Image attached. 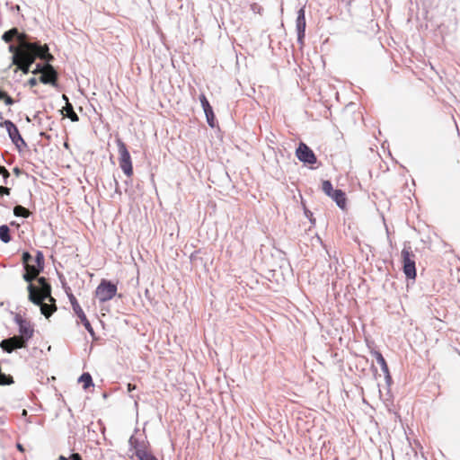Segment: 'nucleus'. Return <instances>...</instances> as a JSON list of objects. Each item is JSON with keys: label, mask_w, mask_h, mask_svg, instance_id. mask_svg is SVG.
<instances>
[{"label": "nucleus", "mask_w": 460, "mask_h": 460, "mask_svg": "<svg viewBox=\"0 0 460 460\" xmlns=\"http://www.w3.org/2000/svg\"><path fill=\"white\" fill-rule=\"evenodd\" d=\"M58 460H82V457L78 453H74L70 456L69 458L64 456H59Z\"/></svg>", "instance_id": "5701e85b"}, {"label": "nucleus", "mask_w": 460, "mask_h": 460, "mask_svg": "<svg viewBox=\"0 0 460 460\" xmlns=\"http://www.w3.org/2000/svg\"><path fill=\"white\" fill-rule=\"evenodd\" d=\"M117 286L109 280L102 279L96 288L95 296L101 303L112 299L117 294Z\"/></svg>", "instance_id": "423d86ee"}, {"label": "nucleus", "mask_w": 460, "mask_h": 460, "mask_svg": "<svg viewBox=\"0 0 460 460\" xmlns=\"http://www.w3.org/2000/svg\"><path fill=\"white\" fill-rule=\"evenodd\" d=\"M63 98L66 101V106L64 107V111H66V116L68 117L72 121L76 122L79 120L78 115L74 111L72 104L68 102V99L66 95H63Z\"/></svg>", "instance_id": "f3484780"}, {"label": "nucleus", "mask_w": 460, "mask_h": 460, "mask_svg": "<svg viewBox=\"0 0 460 460\" xmlns=\"http://www.w3.org/2000/svg\"><path fill=\"white\" fill-rule=\"evenodd\" d=\"M0 127L5 128L10 138L14 145L19 146V142L25 145V142L21 137L17 127L11 120H4V122H1Z\"/></svg>", "instance_id": "ddd939ff"}, {"label": "nucleus", "mask_w": 460, "mask_h": 460, "mask_svg": "<svg viewBox=\"0 0 460 460\" xmlns=\"http://www.w3.org/2000/svg\"><path fill=\"white\" fill-rule=\"evenodd\" d=\"M19 34V31L17 28H13L7 31H5L3 35H2V40L6 42V43H10L13 41V38H16V36H18Z\"/></svg>", "instance_id": "a211bd4d"}, {"label": "nucleus", "mask_w": 460, "mask_h": 460, "mask_svg": "<svg viewBox=\"0 0 460 460\" xmlns=\"http://www.w3.org/2000/svg\"><path fill=\"white\" fill-rule=\"evenodd\" d=\"M415 255L411 248H403L402 251V269L408 279L416 278Z\"/></svg>", "instance_id": "0eeeda50"}, {"label": "nucleus", "mask_w": 460, "mask_h": 460, "mask_svg": "<svg viewBox=\"0 0 460 460\" xmlns=\"http://www.w3.org/2000/svg\"><path fill=\"white\" fill-rule=\"evenodd\" d=\"M6 105H13L14 103L13 99L6 93V97L3 100Z\"/></svg>", "instance_id": "bb28decb"}, {"label": "nucleus", "mask_w": 460, "mask_h": 460, "mask_svg": "<svg viewBox=\"0 0 460 460\" xmlns=\"http://www.w3.org/2000/svg\"><path fill=\"white\" fill-rule=\"evenodd\" d=\"M305 8L302 7L297 12V17H296V31L298 35V40H302L305 37Z\"/></svg>", "instance_id": "2eb2a0df"}, {"label": "nucleus", "mask_w": 460, "mask_h": 460, "mask_svg": "<svg viewBox=\"0 0 460 460\" xmlns=\"http://www.w3.org/2000/svg\"><path fill=\"white\" fill-rule=\"evenodd\" d=\"M199 101L201 102V106L206 114L207 121L210 127H214L215 114L211 105L209 104L208 99L204 94L199 96Z\"/></svg>", "instance_id": "dca6fc26"}, {"label": "nucleus", "mask_w": 460, "mask_h": 460, "mask_svg": "<svg viewBox=\"0 0 460 460\" xmlns=\"http://www.w3.org/2000/svg\"><path fill=\"white\" fill-rule=\"evenodd\" d=\"M18 45H9L8 50L13 54L12 66H14L13 73L21 71L27 75L31 72V66L37 58L45 62H52L54 56L49 53L47 44H40L39 42H30L28 35L19 32L16 36Z\"/></svg>", "instance_id": "f257e3e1"}, {"label": "nucleus", "mask_w": 460, "mask_h": 460, "mask_svg": "<svg viewBox=\"0 0 460 460\" xmlns=\"http://www.w3.org/2000/svg\"><path fill=\"white\" fill-rule=\"evenodd\" d=\"M13 214L16 217H28L30 216L31 212L26 208H24L21 205H17L13 208Z\"/></svg>", "instance_id": "412c9836"}, {"label": "nucleus", "mask_w": 460, "mask_h": 460, "mask_svg": "<svg viewBox=\"0 0 460 460\" xmlns=\"http://www.w3.org/2000/svg\"><path fill=\"white\" fill-rule=\"evenodd\" d=\"M0 174L3 176L4 181H6L10 176V173L7 171V169L4 166H1V165H0Z\"/></svg>", "instance_id": "b1692460"}, {"label": "nucleus", "mask_w": 460, "mask_h": 460, "mask_svg": "<svg viewBox=\"0 0 460 460\" xmlns=\"http://www.w3.org/2000/svg\"><path fill=\"white\" fill-rule=\"evenodd\" d=\"M0 347L4 351L12 353L14 349L26 348L27 342L24 341V339L20 338L18 335H14L11 338L3 340L0 342Z\"/></svg>", "instance_id": "9d476101"}, {"label": "nucleus", "mask_w": 460, "mask_h": 460, "mask_svg": "<svg viewBox=\"0 0 460 460\" xmlns=\"http://www.w3.org/2000/svg\"><path fill=\"white\" fill-rule=\"evenodd\" d=\"M374 356L376 359V362L380 365L383 372L385 374H388L389 368H388L387 363H386L385 358L383 357V355L379 351H375Z\"/></svg>", "instance_id": "6ab92c4d"}, {"label": "nucleus", "mask_w": 460, "mask_h": 460, "mask_svg": "<svg viewBox=\"0 0 460 460\" xmlns=\"http://www.w3.org/2000/svg\"><path fill=\"white\" fill-rule=\"evenodd\" d=\"M22 263L24 265L25 273L23 279L25 281L32 284L31 281L39 276L44 268V256L41 252H38L35 259L28 252L22 254Z\"/></svg>", "instance_id": "7ed1b4c3"}, {"label": "nucleus", "mask_w": 460, "mask_h": 460, "mask_svg": "<svg viewBox=\"0 0 460 460\" xmlns=\"http://www.w3.org/2000/svg\"><path fill=\"white\" fill-rule=\"evenodd\" d=\"M43 67H44V65L37 64L35 69L32 70L31 73L34 74V75L42 74Z\"/></svg>", "instance_id": "a878e982"}, {"label": "nucleus", "mask_w": 460, "mask_h": 460, "mask_svg": "<svg viewBox=\"0 0 460 460\" xmlns=\"http://www.w3.org/2000/svg\"><path fill=\"white\" fill-rule=\"evenodd\" d=\"M135 389H136V385H132V384H130V383H129V384H128V392H131V391H133V390H135Z\"/></svg>", "instance_id": "2f4dec72"}, {"label": "nucleus", "mask_w": 460, "mask_h": 460, "mask_svg": "<svg viewBox=\"0 0 460 460\" xmlns=\"http://www.w3.org/2000/svg\"><path fill=\"white\" fill-rule=\"evenodd\" d=\"M0 194L9 195L10 194V189L7 188V187L0 186Z\"/></svg>", "instance_id": "c85d7f7f"}, {"label": "nucleus", "mask_w": 460, "mask_h": 460, "mask_svg": "<svg viewBox=\"0 0 460 460\" xmlns=\"http://www.w3.org/2000/svg\"><path fill=\"white\" fill-rule=\"evenodd\" d=\"M116 144L119 152V164L123 172L130 178L133 175V165L130 154L126 144L121 139H117Z\"/></svg>", "instance_id": "20e7f679"}, {"label": "nucleus", "mask_w": 460, "mask_h": 460, "mask_svg": "<svg viewBox=\"0 0 460 460\" xmlns=\"http://www.w3.org/2000/svg\"><path fill=\"white\" fill-rule=\"evenodd\" d=\"M79 382L83 384V387L84 389L89 388L91 385H93V379L89 373H84L80 378Z\"/></svg>", "instance_id": "4be33fe9"}, {"label": "nucleus", "mask_w": 460, "mask_h": 460, "mask_svg": "<svg viewBox=\"0 0 460 460\" xmlns=\"http://www.w3.org/2000/svg\"><path fill=\"white\" fill-rule=\"evenodd\" d=\"M16 447H17V449H18L20 452H22V453H23V452L25 451V449H24L23 446H22V444H20V443H18V444L16 445Z\"/></svg>", "instance_id": "7c9ffc66"}, {"label": "nucleus", "mask_w": 460, "mask_h": 460, "mask_svg": "<svg viewBox=\"0 0 460 460\" xmlns=\"http://www.w3.org/2000/svg\"><path fill=\"white\" fill-rule=\"evenodd\" d=\"M13 172H14L16 174H19L20 170H19L18 168H14V169H13Z\"/></svg>", "instance_id": "473e14b6"}, {"label": "nucleus", "mask_w": 460, "mask_h": 460, "mask_svg": "<svg viewBox=\"0 0 460 460\" xmlns=\"http://www.w3.org/2000/svg\"><path fill=\"white\" fill-rule=\"evenodd\" d=\"M15 323L19 326V337L24 339V341L28 343L34 335L33 324L27 319L22 317L20 314H16L14 318Z\"/></svg>", "instance_id": "1a4fd4ad"}, {"label": "nucleus", "mask_w": 460, "mask_h": 460, "mask_svg": "<svg viewBox=\"0 0 460 460\" xmlns=\"http://www.w3.org/2000/svg\"><path fill=\"white\" fill-rule=\"evenodd\" d=\"M296 155L301 162L305 164H314L317 159L312 149L307 145L301 142L296 150Z\"/></svg>", "instance_id": "f8f14e48"}, {"label": "nucleus", "mask_w": 460, "mask_h": 460, "mask_svg": "<svg viewBox=\"0 0 460 460\" xmlns=\"http://www.w3.org/2000/svg\"><path fill=\"white\" fill-rule=\"evenodd\" d=\"M130 446L135 450V455L139 460H143L152 453L148 449V446L146 442H139L137 438L131 437L129 439Z\"/></svg>", "instance_id": "4468645a"}, {"label": "nucleus", "mask_w": 460, "mask_h": 460, "mask_svg": "<svg viewBox=\"0 0 460 460\" xmlns=\"http://www.w3.org/2000/svg\"><path fill=\"white\" fill-rule=\"evenodd\" d=\"M322 190L333 201H335L340 208L346 209L347 198L343 190L339 189L334 190L332 182L328 180L323 181Z\"/></svg>", "instance_id": "39448f33"}, {"label": "nucleus", "mask_w": 460, "mask_h": 460, "mask_svg": "<svg viewBox=\"0 0 460 460\" xmlns=\"http://www.w3.org/2000/svg\"><path fill=\"white\" fill-rule=\"evenodd\" d=\"M67 296H68V298L71 303V305H72L75 314L77 316V318L80 320L81 323L88 331L90 335L94 338L95 332L93 331V328L92 327L89 320L87 319L84 310L80 306L76 297L73 294H68Z\"/></svg>", "instance_id": "6e6552de"}, {"label": "nucleus", "mask_w": 460, "mask_h": 460, "mask_svg": "<svg viewBox=\"0 0 460 460\" xmlns=\"http://www.w3.org/2000/svg\"><path fill=\"white\" fill-rule=\"evenodd\" d=\"M58 72L55 70L50 62H46L43 67V72L39 78V81L44 84L58 85Z\"/></svg>", "instance_id": "9b49d317"}, {"label": "nucleus", "mask_w": 460, "mask_h": 460, "mask_svg": "<svg viewBox=\"0 0 460 460\" xmlns=\"http://www.w3.org/2000/svg\"><path fill=\"white\" fill-rule=\"evenodd\" d=\"M43 67H44V65L37 64L35 69L32 70L31 73L34 74V75L42 74Z\"/></svg>", "instance_id": "393cba45"}, {"label": "nucleus", "mask_w": 460, "mask_h": 460, "mask_svg": "<svg viewBox=\"0 0 460 460\" xmlns=\"http://www.w3.org/2000/svg\"><path fill=\"white\" fill-rule=\"evenodd\" d=\"M0 239L4 243H9L11 241L10 229L6 225L0 226Z\"/></svg>", "instance_id": "aec40b11"}, {"label": "nucleus", "mask_w": 460, "mask_h": 460, "mask_svg": "<svg viewBox=\"0 0 460 460\" xmlns=\"http://www.w3.org/2000/svg\"><path fill=\"white\" fill-rule=\"evenodd\" d=\"M40 287L29 284V300L40 307L41 314L49 318L57 311L56 299L51 296V287L44 277L37 279Z\"/></svg>", "instance_id": "f03ea898"}, {"label": "nucleus", "mask_w": 460, "mask_h": 460, "mask_svg": "<svg viewBox=\"0 0 460 460\" xmlns=\"http://www.w3.org/2000/svg\"><path fill=\"white\" fill-rule=\"evenodd\" d=\"M6 92L0 89V101H3L4 97H6Z\"/></svg>", "instance_id": "c756f323"}, {"label": "nucleus", "mask_w": 460, "mask_h": 460, "mask_svg": "<svg viewBox=\"0 0 460 460\" xmlns=\"http://www.w3.org/2000/svg\"><path fill=\"white\" fill-rule=\"evenodd\" d=\"M38 81H39V80H38L37 78H35V77H31V78H30V79L28 80V83H27V84H28V85H29L30 87H34V86H36V85L38 84Z\"/></svg>", "instance_id": "cd10ccee"}]
</instances>
